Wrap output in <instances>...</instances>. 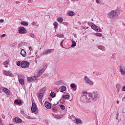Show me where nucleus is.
<instances>
[{
    "label": "nucleus",
    "mask_w": 125,
    "mask_h": 125,
    "mask_svg": "<svg viewBox=\"0 0 125 125\" xmlns=\"http://www.w3.org/2000/svg\"><path fill=\"white\" fill-rule=\"evenodd\" d=\"M54 26L55 29H57V26H58V23H57V22H55L54 23Z\"/></svg>",
    "instance_id": "obj_33"
},
{
    "label": "nucleus",
    "mask_w": 125,
    "mask_h": 125,
    "mask_svg": "<svg viewBox=\"0 0 125 125\" xmlns=\"http://www.w3.org/2000/svg\"><path fill=\"white\" fill-rule=\"evenodd\" d=\"M99 49H101V50H103L104 51L106 50V48L104 46H99Z\"/></svg>",
    "instance_id": "obj_22"
},
{
    "label": "nucleus",
    "mask_w": 125,
    "mask_h": 125,
    "mask_svg": "<svg viewBox=\"0 0 125 125\" xmlns=\"http://www.w3.org/2000/svg\"><path fill=\"white\" fill-rule=\"evenodd\" d=\"M107 17L110 19H115L117 17V12L112 10L107 14Z\"/></svg>",
    "instance_id": "obj_2"
},
{
    "label": "nucleus",
    "mask_w": 125,
    "mask_h": 125,
    "mask_svg": "<svg viewBox=\"0 0 125 125\" xmlns=\"http://www.w3.org/2000/svg\"><path fill=\"white\" fill-rule=\"evenodd\" d=\"M3 91L5 92V93H6V94H8V95L10 94V91H9L8 89L6 88H4L3 89Z\"/></svg>",
    "instance_id": "obj_16"
},
{
    "label": "nucleus",
    "mask_w": 125,
    "mask_h": 125,
    "mask_svg": "<svg viewBox=\"0 0 125 125\" xmlns=\"http://www.w3.org/2000/svg\"><path fill=\"white\" fill-rule=\"evenodd\" d=\"M21 56H23V57H26V56H27L26 51H25L24 49H21Z\"/></svg>",
    "instance_id": "obj_15"
},
{
    "label": "nucleus",
    "mask_w": 125,
    "mask_h": 125,
    "mask_svg": "<svg viewBox=\"0 0 125 125\" xmlns=\"http://www.w3.org/2000/svg\"><path fill=\"white\" fill-rule=\"evenodd\" d=\"M98 98H99V94L97 91L94 92L93 94V97L91 99L92 101L95 102L97 100H98Z\"/></svg>",
    "instance_id": "obj_3"
},
{
    "label": "nucleus",
    "mask_w": 125,
    "mask_h": 125,
    "mask_svg": "<svg viewBox=\"0 0 125 125\" xmlns=\"http://www.w3.org/2000/svg\"><path fill=\"white\" fill-rule=\"evenodd\" d=\"M21 25H23V26H28V25H29V23L28 22V21H21Z\"/></svg>",
    "instance_id": "obj_17"
},
{
    "label": "nucleus",
    "mask_w": 125,
    "mask_h": 125,
    "mask_svg": "<svg viewBox=\"0 0 125 125\" xmlns=\"http://www.w3.org/2000/svg\"><path fill=\"white\" fill-rule=\"evenodd\" d=\"M62 98L63 99H69V98H70V95H63L62 96Z\"/></svg>",
    "instance_id": "obj_20"
},
{
    "label": "nucleus",
    "mask_w": 125,
    "mask_h": 125,
    "mask_svg": "<svg viewBox=\"0 0 125 125\" xmlns=\"http://www.w3.org/2000/svg\"><path fill=\"white\" fill-rule=\"evenodd\" d=\"M117 104H120V101H117Z\"/></svg>",
    "instance_id": "obj_53"
},
{
    "label": "nucleus",
    "mask_w": 125,
    "mask_h": 125,
    "mask_svg": "<svg viewBox=\"0 0 125 125\" xmlns=\"http://www.w3.org/2000/svg\"><path fill=\"white\" fill-rule=\"evenodd\" d=\"M120 72H121V73L122 74V75H125V71L124 70V69L122 68H120Z\"/></svg>",
    "instance_id": "obj_28"
},
{
    "label": "nucleus",
    "mask_w": 125,
    "mask_h": 125,
    "mask_svg": "<svg viewBox=\"0 0 125 125\" xmlns=\"http://www.w3.org/2000/svg\"><path fill=\"white\" fill-rule=\"evenodd\" d=\"M125 24V23H124Z\"/></svg>",
    "instance_id": "obj_57"
},
{
    "label": "nucleus",
    "mask_w": 125,
    "mask_h": 125,
    "mask_svg": "<svg viewBox=\"0 0 125 125\" xmlns=\"http://www.w3.org/2000/svg\"><path fill=\"white\" fill-rule=\"evenodd\" d=\"M17 66H20V65H21V61H19L17 63Z\"/></svg>",
    "instance_id": "obj_40"
},
{
    "label": "nucleus",
    "mask_w": 125,
    "mask_h": 125,
    "mask_svg": "<svg viewBox=\"0 0 125 125\" xmlns=\"http://www.w3.org/2000/svg\"><path fill=\"white\" fill-rule=\"evenodd\" d=\"M121 87H122V85H121L120 84H117L116 88H117L118 92H119L120 90H121Z\"/></svg>",
    "instance_id": "obj_18"
},
{
    "label": "nucleus",
    "mask_w": 125,
    "mask_h": 125,
    "mask_svg": "<svg viewBox=\"0 0 125 125\" xmlns=\"http://www.w3.org/2000/svg\"><path fill=\"white\" fill-rule=\"evenodd\" d=\"M82 121L80 119H77L76 120V124H80V123H81Z\"/></svg>",
    "instance_id": "obj_35"
},
{
    "label": "nucleus",
    "mask_w": 125,
    "mask_h": 125,
    "mask_svg": "<svg viewBox=\"0 0 125 125\" xmlns=\"http://www.w3.org/2000/svg\"><path fill=\"white\" fill-rule=\"evenodd\" d=\"M83 29H85V27H83Z\"/></svg>",
    "instance_id": "obj_55"
},
{
    "label": "nucleus",
    "mask_w": 125,
    "mask_h": 125,
    "mask_svg": "<svg viewBox=\"0 0 125 125\" xmlns=\"http://www.w3.org/2000/svg\"><path fill=\"white\" fill-rule=\"evenodd\" d=\"M0 125H3V123H2V119L0 118Z\"/></svg>",
    "instance_id": "obj_39"
},
{
    "label": "nucleus",
    "mask_w": 125,
    "mask_h": 125,
    "mask_svg": "<svg viewBox=\"0 0 125 125\" xmlns=\"http://www.w3.org/2000/svg\"><path fill=\"white\" fill-rule=\"evenodd\" d=\"M8 63H9L8 61H5L3 62V65H5V68H7L8 66L7 65H8Z\"/></svg>",
    "instance_id": "obj_24"
},
{
    "label": "nucleus",
    "mask_w": 125,
    "mask_h": 125,
    "mask_svg": "<svg viewBox=\"0 0 125 125\" xmlns=\"http://www.w3.org/2000/svg\"><path fill=\"white\" fill-rule=\"evenodd\" d=\"M28 2H30L31 3H32V2H33V0H29Z\"/></svg>",
    "instance_id": "obj_50"
},
{
    "label": "nucleus",
    "mask_w": 125,
    "mask_h": 125,
    "mask_svg": "<svg viewBox=\"0 0 125 125\" xmlns=\"http://www.w3.org/2000/svg\"><path fill=\"white\" fill-rule=\"evenodd\" d=\"M43 72H44V69H42L40 70V71H39V72L38 73V76H41V75H42V73H43Z\"/></svg>",
    "instance_id": "obj_26"
},
{
    "label": "nucleus",
    "mask_w": 125,
    "mask_h": 125,
    "mask_svg": "<svg viewBox=\"0 0 125 125\" xmlns=\"http://www.w3.org/2000/svg\"><path fill=\"white\" fill-rule=\"evenodd\" d=\"M45 107L46 109H51V104L46 101L44 104Z\"/></svg>",
    "instance_id": "obj_11"
},
{
    "label": "nucleus",
    "mask_w": 125,
    "mask_h": 125,
    "mask_svg": "<svg viewBox=\"0 0 125 125\" xmlns=\"http://www.w3.org/2000/svg\"><path fill=\"white\" fill-rule=\"evenodd\" d=\"M29 49L30 51H33V48H32V47H29Z\"/></svg>",
    "instance_id": "obj_47"
},
{
    "label": "nucleus",
    "mask_w": 125,
    "mask_h": 125,
    "mask_svg": "<svg viewBox=\"0 0 125 125\" xmlns=\"http://www.w3.org/2000/svg\"><path fill=\"white\" fill-rule=\"evenodd\" d=\"M36 80H37V77L36 76L29 77L27 78V82L28 83H32V82H35Z\"/></svg>",
    "instance_id": "obj_10"
},
{
    "label": "nucleus",
    "mask_w": 125,
    "mask_h": 125,
    "mask_svg": "<svg viewBox=\"0 0 125 125\" xmlns=\"http://www.w3.org/2000/svg\"><path fill=\"white\" fill-rule=\"evenodd\" d=\"M29 36L31 38H34V37H35V35L33 33H29Z\"/></svg>",
    "instance_id": "obj_37"
},
{
    "label": "nucleus",
    "mask_w": 125,
    "mask_h": 125,
    "mask_svg": "<svg viewBox=\"0 0 125 125\" xmlns=\"http://www.w3.org/2000/svg\"><path fill=\"white\" fill-rule=\"evenodd\" d=\"M122 91H125V85L123 87V88L122 89Z\"/></svg>",
    "instance_id": "obj_44"
},
{
    "label": "nucleus",
    "mask_w": 125,
    "mask_h": 125,
    "mask_svg": "<svg viewBox=\"0 0 125 125\" xmlns=\"http://www.w3.org/2000/svg\"><path fill=\"white\" fill-rule=\"evenodd\" d=\"M84 80L86 83H89V84H90V85H93V82L90 80V79H89V78H88L87 76L84 77Z\"/></svg>",
    "instance_id": "obj_7"
},
{
    "label": "nucleus",
    "mask_w": 125,
    "mask_h": 125,
    "mask_svg": "<svg viewBox=\"0 0 125 125\" xmlns=\"http://www.w3.org/2000/svg\"><path fill=\"white\" fill-rule=\"evenodd\" d=\"M37 96L38 99H42V98L43 97V93H42L41 91H39L37 93Z\"/></svg>",
    "instance_id": "obj_12"
},
{
    "label": "nucleus",
    "mask_w": 125,
    "mask_h": 125,
    "mask_svg": "<svg viewBox=\"0 0 125 125\" xmlns=\"http://www.w3.org/2000/svg\"><path fill=\"white\" fill-rule=\"evenodd\" d=\"M5 37V34H3L1 35V38H4Z\"/></svg>",
    "instance_id": "obj_52"
},
{
    "label": "nucleus",
    "mask_w": 125,
    "mask_h": 125,
    "mask_svg": "<svg viewBox=\"0 0 125 125\" xmlns=\"http://www.w3.org/2000/svg\"><path fill=\"white\" fill-rule=\"evenodd\" d=\"M19 83L21 84V85H23L24 84V80L23 79H19Z\"/></svg>",
    "instance_id": "obj_25"
},
{
    "label": "nucleus",
    "mask_w": 125,
    "mask_h": 125,
    "mask_svg": "<svg viewBox=\"0 0 125 125\" xmlns=\"http://www.w3.org/2000/svg\"><path fill=\"white\" fill-rule=\"evenodd\" d=\"M27 119H28V120H31V119H32V117H30V116H27L26 117Z\"/></svg>",
    "instance_id": "obj_48"
},
{
    "label": "nucleus",
    "mask_w": 125,
    "mask_h": 125,
    "mask_svg": "<svg viewBox=\"0 0 125 125\" xmlns=\"http://www.w3.org/2000/svg\"><path fill=\"white\" fill-rule=\"evenodd\" d=\"M96 3H100V0H96Z\"/></svg>",
    "instance_id": "obj_49"
},
{
    "label": "nucleus",
    "mask_w": 125,
    "mask_h": 125,
    "mask_svg": "<svg viewBox=\"0 0 125 125\" xmlns=\"http://www.w3.org/2000/svg\"><path fill=\"white\" fill-rule=\"evenodd\" d=\"M66 86H62L61 87V89H62L61 90V92H64V91H65V90H66Z\"/></svg>",
    "instance_id": "obj_23"
},
{
    "label": "nucleus",
    "mask_w": 125,
    "mask_h": 125,
    "mask_svg": "<svg viewBox=\"0 0 125 125\" xmlns=\"http://www.w3.org/2000/svg\"><path fill=\"white\" fill-rule=\"evenodd\" d=\"M124 99H125V97H124V98H123V100H124Z\"/></svg>",
    "instance_id": "obj_54"
},
{
    "label": "nucleus",
    "mask_w": 125,
    "mask_h": 125,
    "mask_svg": "<svg viewBox=\"0 0 125 125\" xmlns=\"http://www.w3.org/2000/svg\"><path fill=\"white\" fill-rule=\"evenodd\" d=\"M30 63L27 61H22L21 63V66L22 68H29Z\"/></svg>",
    "instance_id": "obj_4"
},
{
    "label": "nucleus",
    "mask_w": 125,
    "mask_h": 125,
    "mask_svg": "<svg viewBox=\"0 0 125 125\" xmlns=\"http://www.w3.org/2000/svg\"><path fill=\"white\" fill-rule=\"evenodd\" d=\"M52 110L54 111V112H56V107H54L52 108Z\"/></svg>",
    "instance_id": "obj_42"
},
{
    "label": "nucleus",
    "mask_w": 125,
    "mask_h": 125,
    "mask_svg": "<svg viewBox=\"0 0 125 125\" xmlns=\"http://www.w3.org/2000/svg\"><path fill=\"white\" fill-rule=\"evenodd\" d=\"M60 102H61V103H64L65 101L63 100V99H61L60 100Z\"/></svg>",
    "instance_id": "obj_43"
},
{
    "label": "nucleus",
    "mask_w": 125,
    "mask_h": 125,
    "mask_svg": "<svg viewBox=\"0 0 125 125\" xmlns=\"http://www.w3.org/2000/svg\"><path fill=\"white\" fill-rule=\"evenodd\" d=\"M86 29H88V27H86Z\"/></svg>",
    "instance_id": "obj_56"
},
{
    "label": "nucleus",
    "mask_w": 125,
    "mask_h": 125,
    "mask_svg": "<svg viewBox=\"0 0 125 125\" xmlns=\"http://www.w3.org/2000/svg\"><path fill=\"white\" fill-rule=\"evenodd\" d=\"M53 51H54V49H49V50H47V51L43 52L41 54V55H46L47 54L53 52Z\"/></svg>",
    "instance_id": "obj_8"
},
{
    "label": "nucleus",
    "mask_w": 125,
    "mask_h": 125,
    "mask_svg": "<svg viewBox=\"0 0 125 125\" xmlns=\"http://www.w3.org/2000/svg\"><path fill=\"white\" fill-rule=\"evenodd\" d=\"M15 121L17 123V124H21L22 123V120L19 117H15Z\"/></svg>",
    "instance_id": "obj_13"
},
{
    "label": "nucleus",
    "mask_w": 125,
    "mask_h": 125,
    "mask_svg": "<svg viewBox=\"0 0 125 125\" xmlns=\"http://www.w3.org/2000/svg\"><path fill=\"white\" fill-rule=\"evenodd\" d=\"M19 33L20 34H26L27 33V30L23 27L21 26L18 29Z\"/></svg>",
    "instance_id": "obj_6"
},
{
    "label": "nucleus",
    "mask_w": 125,
    "mask_h": 125,
    "mask_svg": "<svg viewBox=\"0 0 125 125\" xmlns=\"http://www.w3.org/2000/svg\"><path fill=\"white\" fill-rule=\"evenodd\" d=\"M4 75H5V76H9V77H12V73L7 71H4Z\"/></svg>",
    "instance_id": "obj_14"
},
{
    "label": "nucleus",
    "mask_w": 125,
    "mask_h": 125,
    "mask_svg": "<svg viewBox=\"0 0 125 125\" xmlns=\"http://www.w3.org/2000/svg\"><path fill=\"white\" fill-rule=\"evenodd\" d=\"M68 15H69V16H74V12L72 11H69L68 12Z\"/></svg>",
    "instance_id": "obj_21"
},
{
    "label": "nucleus",
    "mask_w": 125,
    "mask_h": 125,
    "mask_svg": "<svg viewBox=\"0 0 125 125\" xmlns=\"http://www.w3.org/2000/svg\"><path fill=\"white\" fill-rule=\"evenodd\" d=\"M46 91V87H44L42 88L40 90H39V91H40V92H42V93H44V92Z\"/></svg>",
    "instance_id": "obj_19"
},
{
    "label": "nucleus",
    "mask_w": 125,
    "mask_h": 125,
    "mask_svg": "<svg viewBox=\"0 0 125 125\" xmlns=\"http://www.w3.org/2000/svg\"><path fill=\"white\" fill-rule=\"evenodd\" d=\"M77 45V43H76V42L73 41L72 42V44L71 45V47H75Z\"/></svg>",
    "instance_id": "obj_30"
},
{
    "label": "nucleus",
    "mask_w": 125,
    "mask_h": 125,
    "mask_svg": "<svg viewBox=\"0 0 125 125\" xmlns=\"http://www.w3.org/2000/svg\"><path fill=\"white\" fill-rule=\"evenodd\" d=\"M96 36H97L98 37H101V36H102V34L100 33H96Z\"/></svg>",
    "instance_id": "obj_38"
},
{
    "label": "nucleus",
    "mask_w": 125,
    "mask_h": 125,
    "mask_svg": "<svg viewBox=\"0 0 125 125\" xmlns=\"http://www.w3.org/2000/svg\"><path fill=\"white\" fill-rule=\"evenodd\" d=\"M60 107L62 110H65V106L64 105L61 104L60 105Z\"/></svg>",
    "instance_id": "obj_34"
},
{
    "label": "nucleus",
    "mask_w": 125,
    "mask_h": 125,
    "mask_svg": "<svg viewBox=\"0 0 125 125\" xmlns=\"http://www.w3.org/2000/svg\"><path fill=\"white\" fill-rule=\"evenodd\" d=\"M80 100L81 102H83V103L87 102V101H89V100H90V98L87 97V92H84L82 93Z\"/></svg>",
    "instance_id": "obj_1"
},
{
    "label": "nucleus",
    "mask_w": 125,
    "mask_h": 125,
    "mask_svg": "<svg viewBox=\"0 0 125 125\" xmlns=\"http://www.w3.org/2000/svg\"><path fill=\"white\" fill-rule=\"evenodd\" d=\"M4 22V21L3 19L0 20V23H3Z\"/></svg>",
    "instance_id": "obj_45"
},
{
    "label": "nucleus",
    "mask_w": 125,
    "mask_h": 125,
    "mask_svg": "<svg viewBox=\"0 0 125 125\" xmlns=\"http://www.w3.org/2000/svg\"><path fill=\"white\" fill-rule=\"evenodd\" d=\"M91 27L93 30H94L96 31V32H102V29H101L99 27L97 26L95 24H93L91 26Z\"/></svg>",
    "instance_id": "obj_5"
},
{
    "label": "nucleus",
    "mask_w": 125,
    "mask_h": 125,
    "mask_svg": "<svg viewBox=\"0 0 125 125\" xmlns=\"http://www.w3.org/2000/svg\"><path fill=\"white\" fill-rule=\"evenodd\" d=\"M21 115H25V112H24V110H21Z\"/></svg>",
    "instance_id": "obj_41"
},
{
    "label": "nucleus",
    "mask_w": 125,
    "mask_h": 125,
    "mask_svg": "<svg viewBox=\"0 0 125 125\" xmlns=\"http://www.w3.org/2000/svg\"><path fill=\"white\" fill-rule=\"evenodd\" d=\"M70 118L73 119V120H75V116L72 115L71 116H70Z\"/></svg>",
    "instance_id": "obj_46"
},
{
    "label": "nucleus",
    "mask_w": 125,
    "mask_h": 125,
    "mask_svg": "<svg viewBox=\"0 0 125 125\" xmlns=\"http://www.w3.org/2000/svg\"><path fill=\"white\" fill-rule=\"evenodd\" d=\"M58 21L59 22V23H62V22H63V19L60 18L58 19Z\"/></svg>",
    "instance_id": "obj_32"
},
{
    "label": "nucleus",
    "mask_w": 125,
    "mask_h": 125,
    "mask_svg": "<svg viewBox=\"0 0 125 125\" xmlns=\"http://www.w3.org/2000/svg\"><path fill=\"white\" fill-rule=\"evenodd\" d=\"M16 3H17V4H18L19 3H20V1H16Z\"/></svg>",
    "instance_id": "obj_51"
},
{
    "label": "nucleus",
    "mask_w": 125,
    "mask_h": 125,
    "mask_svg": "<svg viewBox=\"0 0 125 125\" xmlns=\"http://www.w3.org/2000/svg\"><path fill=\"white\" fill-rule=\"evenodd\" d=\"M76 86H77L76 85V84H75L74 83H72L71 84V87L72 88H75L76 87Z\"/></svg>",
    "instance_id": "obj_31"
},
{
    "label": "nucleus",
    "mask_w": 125,
    "mask_h": 125,
    "mask_svg": "<svg viewBox=\"0 0 125 125\" xmlns=\"http://www.w3.org/2000/svg\"><path fill=\"white\" fill-rule=\"evenodd\" d=\"M37 104L35 103H32V105L31 106V111L33 112V113H35L36 111H37Z\"/></svg>",
    "instance_id": "obj_9"
},
{
    "label": "nucleus",
    "mask_w": 125,
    "mask_h": 125,
    "mask_svg": "<svg viewBox=\"0 0 125 125\" xmlns=\"http://www.w3.org/2000/svg\"><path fill=\"white\" fill-rule=\"evenodd\" d=\"M55 93H54V92H52L50 93V96L52 97V98H54V97H55Z\"/></svg>",
    "instance_id": "obj_29"
},
{
    "label": "nucleus",
    "mask_w": 125,
    "mask_h": 125,
    "mask_svg": "<svg viewBox=\"0 0 125 125\" xmlns=\"http://www.w3.org/2000/svg\"><path fill=\"white\" fill-rule=\"evenodd\" d=\"M15 103H16V104H18L19 105H20V104H21L22 102H21V101H19L17 99L15 101Z\"/></svg>",
    "instance_id": "obj_27"
},
{
    "label": "nucleus",
    "mask_w": 125,
    "mask_h": 125,
    "mask_svg": "<svg viewBox=\"0 0 125 125\" xmlns=\"http://www.w3.org/2000/svg\"><path fill=\"white\" fill-rule=\"evenodd\" d=\"M93 97V94L91 93L87 94V97Z\"/></svg>",
    "instance_id": "obj_36"
}]
</instances>
